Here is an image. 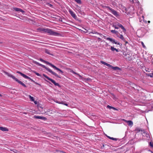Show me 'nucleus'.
I'll use <instances>...</instances> for the list:
<instances>
[{
  "label": "nucleus",
  "mask_w": 153,
  "mask_h": 153,
  "mask_svg": "<svg viewBox=\"0 0 153 153\" xmlns=\"http://www.w3.org/2000/svg\"><path fill=\"white\" fill-rule=\"evenodd\" d=\"M37 31L42 33H48L49 35L54 36H61V34L53 30L48 28H39L37 29Z\"/></svg>",
  "instance_id": "obj_1"
},
{
  "label": "nucleus",
  "mask_w": 153,
  "mask_h": 153,
  "mask_svg": "<svg viewBox=\"0 0 153 153\" xmlns=\"http://www.w3.org/2000/svg\"><path fill=\"white\" fill-rule=\"evenodd\" d=\"M34 63L35 64H36L38 65L39 66H41V67H42V68H45L49 72L51 73V74H52L53 75L55 76H56L58 78H61V77L58 75H57L56 73L53 71H52L49 68L46 67L45 65H43L42 64H41L36 61H35Z\"/></svg>",
  "instance_id": "obj_2"
},
{
  "label": "nucleus",
  "mask_w": 153,
  "mask_h": 153,
  "mask_svg": "<svg viewBox=\"0 0 153 153\" xmlns=\"http://www.w3.org/2000/svg\"><path fill=\"white\" fill-rule=\"evenodd\" d=\"M4 73L5 74L9 76L10 77H11L13 79L15 80L17 82L19 83L22 85V86H24V87H26V86L25 85L24 83L22 82L19 80L17 78H16L15 76L13 75H12L8 73V72L6 71H4Z\"/></svg>",
  "instance_id": "obj_3"
},
{
  "label": "nucleus",
  "mask_w": 153,
  "mask_h": 153,
  "mask_svg": "<svg viewBox=\"0 0 153 153\" xmlns=\"http://www.w3.org/2000/svg\"><path fill=\"white\" fill-rule=\"evenodd\" d=\"M105 8L108 11H109L116 17H117L119 16V14L118 12L113 9L109 6H106L105 7Z\"/></svg>",
  "instance_id": "obj_4"
},
{
  "label": "nucleus",
  "mask_w": 153,
  "mask_h": 153,
  "mask_svg": "<svg viewBox=\"0 0 153 153\" xmlns=\"http://www.w3.org/2000/svg\"><path fill=\"white\" fill-rule=\"evenodd\" d=\"M45 63H46L47 64H48L51 66L52 67H53L54 69H56V70H57L59 71L62 74L63 73V71H62L61 69L59 68H57L56 67L53 65V64H52L51 63L49 62L45 61Z\"/></svg>",
  "instance_id": "obj_5"
},
{
  "label": "nucleus",
  "mask_w": 153,
  "mask_h": 153,
  "mask_svg": "<svg viewBox=\"0 0 153 153\" xmlns=\"http://www.w3.org/2000/svg\"><path fill=\"white\" fill-rule=\"evenodd\" d=\"M43 75L46 78V79H48V80L50 81L52 83H53L56 86H58L59 87H60V86L59 85L58 83H56L55 82V81L52 79L50 78L48 76H47L46 75H45V74H43Z\"/></svg>",
  "instance_id": "obj_6"
},
{
  "label": "nucleus",
  "mask_w": 153,
  "mask_h": 153,
  "mask_svg": "<svg viewBox=\"0 0 153 153\" xmlns=\"http://www.w3.org/2000/svg\"><path fill=\"white\" fill-rule=\"evenodd\" d=\"M107 39L111 42L112 43H114L117 45H120V43L116 41L114 39L108 37L107 38Z\"/></svg>",
  "instance_id": "obj_7"
},
{
  "label": "nucleus",
  "mask_w": 153,
  "mask_h": 153,
  "mask_svg": "<svg viewBox=\"0 0 153 153\" xmlns=\"http://www.w3.org/2000/svg\"><path fill=\"white\" fill-rule=\"evenodd\" d=\"M69 12L71 16L75 19L77 18V16L76 14L71 10H69Z\"/></svg>",
  "instance_id": "obj_8"
},
{
  "label": "nucleus",
  "mask_w": 153,
  "mask_h": 153,
  "mask_svg": "<svg viewBox=\"0 0 153 153\" xmlns=\"http://www.w3.org/2000/svg\"><path fill=\"white\" fill-rule=\"evenodd\" d=\"M34 117L36 119H42L44 120H45L47 119V118L45 117L42 116H39L36 115L34 116Z\"/></svg>",
  "instance_id": "obj_9"
},
{
  "label": "nucleus",
  "mask_w": 153,
  "mask_h": 153,
  "mask_svg": "<svg viewBox=\"0 0 153 153\" xmlns=\"http://www.w3.org/2000/svg\"><path fill=\"white\" fill-rule=\"evenodd\" d=\"M16 73L20 74L23 77L27 79H30V78L29 76L26 75L22 73V72L20 71H17L16 72Z\"/></svg>",
  "instance_id": "obj_10"
},
{
  "label": "nucleus",
  "mask_w": 153,
  "mask_h": 153,
  "mask_svg": "<svg viewBox=\"0 0 153 153\" xmlns=\"http://www.w3.org/2000/svg\"><path fill=\"white\" fill-rule=\"evenodd\" d=\"M117 25V26H119L121 28V29L123 30V32L125 33L126 32V29L122 25L118 23Z\"/></svg>",
  "instance_id": "obj_11"
},
{
  "label": "nucleus",
  "mask_w": 153,
  "mask_h": 153,
  "mask_svg": "<svg viewBox=\"0 0 153 153\" xmlns=\"http://www.w3.org/2000/svg\"><path fill=\"white\" fill-rule=\"evenodd\" d=\"M44 52L45 53L49 55H51L52 56H53V54L51 53V52L48 49H44Z\"/></svg>",
  "instance_id": "obj_12"
},
{
  "label": "nucleus",
  "mask_w": 153,
  "mask_h": 153,
  "mask_svg": "<svg viewBox=\"0 0 153 153\" xmlns=\"http://www.w3.org/2000/svg\"><path fill=\"white\" fill-rule=\"evenodd\" d=\"M13 9L16 11H19L21 12L22 13H24L25 12V11L19 8L14 7L13 8Z\"/></svg>",
  "instance_id": "obj_13"
},
{
  "label": "nucleus",
  "mask_w": 153,
  "mask_h": 153,
  "mask_svg": "<svg viewBox=\"0 0 153 153\" xmlns=\"http://www.w3.org/2000/svg\"><path fill=\"white\" fill-rule=\"evenodd\" d=\"M55 102H56V103H59V104H63V105H66L67 106H68V104H67V103H65L64 102H63V101H61V102H59V101H55Z\"/></svg>",
  "instance_id": "obj_14"
},
{
  "label": "nucleus",
  "mask_w": 153,
  "mask_h": 153,
  "mask_svg": "<svg viewBox=\"0 0 153 153\" xmlns=\"http://www.w3.org/2000/svg\"><path fill=\"white\" fill-rule=\"evenodd\" d=\"M0 130H1L2 131H8V129L5 127H1V128H0Z\"/></svg>",
  "instance_id": "obj_15"
},
{
  "label": "nucleus",
  "mask_w": 153,
  "mask_h": 153,
  "mask_svg": "<svg viewBox=\"0 0 153 153\" xmlns=\"http://www.w3.org/2000/svg\"><path fill=\"white\" fill-rule=\"evenodd\" d=\"M126 123L129 126H132L133 125V123L131 120H128L127 121H126Z\"/></svg>",
  "instance_id": "obj_16"
},
{
  "label": "nucleus",
  "mask_w": 153,
  "mask_h": 153,
  "mask_svg": "<svg viewBox=\"0 0 153 153\" xmlns=\"http://www.w3.org/2000/svg\"><path fill=\"white\" fill-rule=\"evenodd\" d=\"M136 131H141L143 132V134H146L145 131V130H142L140 128H137L136 129Z\"/></svg>",
  "instance_id": "obj_17"
},
{
  "label": "nucleus",
  "mask_w": 153,
  "mask_h": 153,
  "mask_svg": "<svg viewBox=\"0 0 153 153\" xmlns=\"http://www.w3.org/2000/svg\"><path fill=\"white\" fill-rule=\"evenodd\" d=\"M111 68L114 70H120V68L117 67H114L112 66Z\"/></svg>",
  "instance_id": "obj_18"
},
{
  "label": "nucleus",
  "mask_w": 153,
  "mask_h": 153,
  "mask_svg": "<svg viewBox=\"0 0 153 153\" xmlns=\"http://www.w3.org/2000/svg\"><path fill=\"white\" fill-rule=\"evenodd\" d=\"M106 136H107V137L109 139H111L112 140L117 141V139L116 138H113L112 137H110L109 136H107V135H106Z\"/></svg>",
  "instance_id": "obj_19"
},
{
  "label": "nucleus",
  "mask_w": 153,
  "mask_h": 153,
  "mask_svg": "<svg viewBox=\"0 0 153 153\" xmlns=\"http://www.w3.org/2000/svg\"><path fill=\"white\" fill-rule=\"evenodd\" d=\"M111 49L112 51H114L115 50L117 52H118L119 51H118V49H117L116 48H114V47H113L112 46H111Z\"/></svg>",
  "instance_id": "obj_20"
},
{
  "label": "nucleus",
  "mask_w": 153,
  "mask_h": 153,
  "mask_svg": "<svg viewBox=\"0 0 153 153\" xmlns=\"http://www.w3.org/2000/svg\"><path fill=\"white\" fill-rule=\"evenodd\" d=\"M119 37L123 41H125V39L122 35H120Z\"/></svg>",
  "instance_id": "obj_21"
},
{
  "label": "nucleus",
  "mask_w": 153,
  "mask_h": 153,
  "mask_svg": "<svg viewBox=\"0 0 153 153\" xmlns=\"http://www.w3.org/2000/svg\"><path fill=\"white\" fill-rule=\"evenodd\" d=\"M29 98L30 99V100L32 101H34V99L33 97L31 96L30 95L29 96Z\"/></svg>",
  "instance_id": "obj_22"
},
{
  "label": "nucleus",
  "mask_w": 153,
  "mask_h": 153,
  "mask_svg": "<svg viewBox=\"0 0 153 153\" xmlns=\"http://www.w3.org/2000/svg\"><path fill=\"white\" fill-rule=\"evenodd\" d=\"M111 31L112 33L115 34L117 33V31L115 30H111Z\"/></svg>",
  "instance_id": "obj_23"
},
{
  "label": "nucleus",
  "mask_w": 153,
  "mask_h": 153,
  "mask_svg": "<svg viewBox=\"0 0 153 153\" xmlns=\"http://www.w3.org/2000/svg\"><path fill=\"white\" fill-rule=\"evenodd\" d=\"M100 62H101V63H102V64H104V65H106L107 64V63H106V62H105L104 61H100Z\"/></svg>",
  "instance_id": "obj_24"
},
{
  "label": "nucleus",
  "mask_w": 153,
  "mask_h": 153,
  "mask_svg": "<svg viewBox=\"0 0 153 153\" xmlns=\"http://www.w3.org/2000/svg\"><path fill=\"white\" fill-rule=\"evenodd\" d=\"M34 72L37 75V76H41V75L39 74V73H37L36 72V71H34Z\"/></svg>",
  "instance_id": "obj_25"
},
{
  "label": "nucleus",
  "mask_w": 153,
  "mask_h": 153,
  "mask_svg": "<svg viewBox=\"0 0 153 153\" xmlns=\"http://www.w3.org/2000/svg\"><path fill=\"white\" fill-rule=\"evenodd\" d=\"M78 4H80L81 3V0H74Z\"/></svg>",
  "instance_id": "obj_26"
},
{
  "label": "nucleus",
  "mask_w": 153,
  "mask_h": 153,
  "mask_svg": "<svg viewBox=\"0 0 153 153\" xmlns=\"http://www.w3.org/2000/svg\"><path fill=\"white\" fill-rule=\"evenodd\" d=\"M107 108H109V109H113V107H112V106H110L109 105H108L107 106Z\"/></svg>",
  "instance_id": "obj_27"
},
{
  "label": "nucleus",
  "mask_w": 153,
  "mask_h": 153,
  "mask_svg": "<svg viewBox=\"0 0 153 153\" xmlns=\"http://www.w3.org/2000/svg\"><path fill=\"white\" fill-rule=\"evenodd\" d=\"M141 44H142V46H143V48H146V46L145 45H144V43H143V42H141Z\"/></svg>",
  "instance_id": "obj_28"
},
{
  "label": "nucleus",
  "mask_w": 153,
  "mask_h": 153,
  "mask_svg": "<svg viewBox=\"0 0 153 153\" xmlns=\"http://www.w3.org/2000/svg\"><path fill=\"white\" fill-rule=\"evenodd\" d=\"M92 33H95V34H99V35H102L100 33H98L97 32L94 31V33H93V32H92Z\"/></svg>",
  "instance_id": "obj_29"
},
{
  "label": "nucleus",
  "mask_w": 153,
  "mask_h": 153,
  "mask_svg": "<svg viewBox=\"0 0 153 153\" xmlns=\"http://www.w3.org/2000/svg\"><path fill=\"white\" fill-rule=\"evenodd\" d=\"M106 66H107L110 67V68H111V67H112V65H110V64H108V63H107V64L106 65Z\"/></svg>",
  "instance_id": "obj_30"
},
{
  "label": "nucleus",
  "mask_w": 153,
  "mask_h": 153,
  "mask_svg": "<svg viewBox=\"0 0 153 153\" xmlns=\"http://www.w3.org/2000/svg\"><path fill=\"white\" fill-rule=\"evenodd\" d=\"M149 76H150L151 77H153V73L149 74Z\"/></svg>",
  "instance_id": "obj_31"
},
{
  "label": "nucleus",
  "mask_w": 153,
  "mask_h": 153,
  "mask_svg": "<svg viewBox=\"0 0 153 153\" xmlns=\"http://www.w3.org/2000/svg\"><path fill=\"white\" fill-rule=\"evenodd\" d=\"M150 145L151 147H153V143L152 142H150Z\"/></svg>",
  "instance_id": "obj_32"
},
{
  "label": "nucleus",
  "mask_w": 153,
  "mask_h": 153,
  "mask_svg": "<svg viewBox=\"0 0 153 153\" xmlns=\"http://www.w3.org/2000/svg\"><path fill=\"white\" fill-rule=\"evenodd\" d=\"M39 60L45 63V61L43 59H42L40 58Z\"/></svg>",
  "instance_id": "obj_33"
},
{
  "label": "nucleus",
  "mask_w": 153,
  "mask_h": 153,
  "mask_svg": "<svg viewBox=\"0 0 153 153\" xmlns=\"http://www.w3.org/2000/svg\"><path fill=\"white\" fill-rule=\"evenodd\" d=\"M55 113V111H54L51 110V112L50 113H49L53 114L54 113Z\"/></svg>",
  "instance_id": "obj_34"
},
{
  "label": "nucleus",
  "mask_w": 153,
  "mask_h": 153,
  "mask_svg": "<svg viewBox=\"0 0 153 153\" xmlns=\"http://www.w3.org/2000/svg\"><path fill=\"white\" fill-rule=\"evenodd\" d=\"M123 54L125 56H127V54H126V53L125 52H124L123 53Z\"/></svg>",
  "instance_id": "obj_35"
},
{
  "label": "nucleus",
  "mask_w": 153,
  "mask_h": 153,
  "mask_svg": "<svg viewBox=\"0 0 153 153\" xmlns=\"http://www.w3.org/2000/svg\"><path fill=\"white\" fill-rule=\"evenodd\" d=\"M48 5L49 6H50V7H52V6H53L51 4H50V3H48Z\"/></svg>",
  "instance_id": "obj_36"
},
{
  "label": "nucleus",
  "mask_w": 153,
  "mask_h": 153,
  "mask_svg": "<svg viewBox=\"0 0 153 153\" xmlns=\"http://www.w3.org/2000/svg\"><path fill=\"white\" fill-rule=\"evenodd\" d=\"M119 32H118V31H117V34H115L116 35V36L117 37H118L119 36Z\"/></svg>",
  "instance_id": "obj_37"
},
{
  "label": "nucleus",
  "mask_w": 153,
  "mask_h": 153,
  "mask_svg": "<svg viewBox=\"0 0 153 153\" xmlns=\"http://www.w3.org/2000/svg\"><path fill=\"white\" fill-rule=\"evenodd\" d=\"M114 27L116 29H118V28H119L118 27H117L116 26H115Z\"/></svg>",
  "instance_id": "obj_38"
},
{
  "label": "nucleus",
  "mask_w": 153,
  "mask_h": 153,
  "mask_svg": "<svg viewBox=\"0 0 153 153\" xmlns=\"http://www.w3.org/2000/svg\"><path fill=\"white\" fill-rule=\"evenodd\" d=\"M90 79L89 78H87V79H85V81H88V80H89Z\"/></svg>",
  "instance_id": "obj_39"
},
{
  "label": "nucleus",
  "mask_w": 153,
  "mask_h": 153,
  "mask_svg": "<svg viewBox=\"0 0 153 153\" xmlns=\"http://www.w3.org/2000/svg\"><path fill=\"white\" fill-rule=\"evenodd\" d=\"M112 109H113V110H117V109H116V108H115L114 107H113V108Z\"/></svg>",
  "instance_id": "obj_40"
},
{
  "label": "nucleus",
  "mask_w": 153,
  "mask_h": 153,
  "mask_svg": "<svg viewBox=\"0 0 153 153\" xmlns=\"http://www.w3.org/2000/svg\"><path fill=\"white\" fill-rule=\"evenodd\" d=\"M123 121H124L126 122V121H127L128 120H126L125 119H123L122 120Z\"/></svg>",
  "instance_id": "obj_41"
},
{
  "label": "nucleus",
  "mask_w": 153,
  "mask_h": 153,
  "mask_svg": "<svg viewBox=\"0 0 153 153\" xmlns=\"http://www.w3.org/2000/svg\"><path fill=\"white\" fill-rule=\"evenodd\" d=\"M77 75L79 76V77H81V78H82V76L81 75H79V74H77Z\"/></svg>",
  "instance_id": "obj_42"
},
{
  "label": "nucleus",
  "mask_w": 153,
  "mask_h": 153,
  "mask_svg": "<svg viewBox=\"0 0 153 153\" xmlns=\"http://www.w3.org/2000/svg\"><path fill=\"white\" fill-rule=\"evenodd\" d=\"M35 104H37V102L36 101H35L34 100V101H33Z\"/></svg>",
  "instance_id": "obj_43"
},
{
  "label": "nucleus",
  "mask_w": 153,
  "mask_h": 153,
  "mask_svg": "<svg viewBox=\"0 0 153 153\" xmlns=\"http://www.w3.org/2000/svg\"><path fill=\"white\" fill-rule=\"evenodd\" d=\"M124 42H126V44H127V43H128V42H127V41H126L125 40V41H124Z\"/></svg>",
  "instance_id": "obj_44"
},
{
  "label": "nucleus",
  "mask_w": 153,
  "mask_h": 153,
  "mask_svg": "<svg viewBox=\"0 0 153 153\" xmlns=\"http://www.w3.org/2000/svg\"><path fill=\"white\" fill-rule=\"evenodd\" d=\"M73 73L74 74H77L75 72L73 71Z\"/></svg>",
  "instance_id": "obj_45"
},
{
  "label": "nucleus",
  "mask_w": 153,
  "mask_h": 153,
  "mask_svg": "<svg viewBox=\"0 0 153 153\" xmlns=\"http://www.w3.org/2000/svg\"><path fill=\"white\" fill-rule=\"evenodd\" d=\"M150 21H148V22L149 23H150Z\"/></svg>",
  "instance_id": "obj_46"
},
{
  "label": "nucleus",
  "mask_w": 153,
  "mask_h": 153,
  "mask_svg": "<svg viewBox=\"0 0 153 153\" xmlns=\"http://www.w3.org/2000/svg\"><path fill=\"white\" fill-rule=\"evenodd\" d=\"M0 97H2V95L1 94H0Z\"/></svg>",
  "instance_id": "obj_47"
},
{
  "label": "nucleus",
  "mask_w": 153,
  "mask_h": 153,
  "mask_svg": "<svg viewBox=\"0 0 153 153\" xmlns=\"http://www.w3.org/2000/svg\"><path fill=\"white\" fill-rule=\"evenodd\" d=\"M142 17H143V19H144V16H142Z\"/></svg>",
  "instance_id": "obj_48"
},
{
  "label": "nucleus",
  "mask_w": 153,
  "mask_h": 153,
  "mask_svg": "<svg viewBox=\"0 0 153 153\" xmlns=\"http://www.w3.org/2000/svg\"><path fill=\"white\" fill-rule=\"evenodd\" d=\"M63 152V153H65V152Z\"/></svg>",
  "instance_id": "obj_49"
},
{
  "label": "nucleus",
  "mask_w": 153,
  "mask_h": 153,
  "mask_svg": "<svg viewBox=\"0 0 153 153\" xmlns=\"http://www.w3.org/2000/svg\"><path fill=\"white\" fill-rule=\"evenodd\" d=\"M1 127H0V128H1Z\"/></svg>",
  "instance_id": "obj_50"
}]
</instances>
